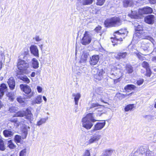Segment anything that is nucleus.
Wrapping results in <instances>:
<instances>
[{
  "label": "nucleus",
  "instance_id": "obj_62",
  "mask_svg": "<svg viewBox=\"0 0 156 156\" xmlns=\"http://www.w3.org/2000/svg\"><path fill=\"white\" fill-rule=\"evenodd\" d=\"M151 60L154 62L156 63V57H153L151 58Z\"/></svg>",
  "mask_w": 156,
  "mask_h": 156
},
{
  "label": "nucleus",
  "instance_id": "obj_57",
  "mask_svg": "<svg viewBox=\"0 0 156 156\" xmlns=\"http://www.w3.org/2000/svg\"><path fill=\"white\" fill-rule=\"evenodd\" d=\"M34 39L35 40L37 41H39L41 40V39L38 36H36L34 38Z\"/></svg>",
  "mask_w": 156,
  "mask_h": 156
},
{
  "label": "nucleus",
  "instance_id": "obj_9",
  "mask_svg": "<svg viewBox=\"0 0 156 156\" xmlns=\"http://www.w3.org/2000/svg\"><path fill=\"white\" fill-rule=\"evenodd\" d=\"M101 138V136L99 135H94L90 137L87 143L88 144H90L97 142Z\"/></svg>",
  "mask_w": 156,
  "mask_h": 156
},
{
  "label": "nucleus",
  "instance_id": "obj_11",
  "mask_svg": "<svg viewBox=\"0 0 156 156\" xmlns=\"http://www.w3.org/2000/svg\"><path fill=\"white\" fill-rule=\"evenodd\" d=\"M31 54L37 58L39 57V50L37 47L34 45H32L30 48Z\"/></svg>",
  "mask_w": 156,
  "mask_h": 156
},
{
  "label": "nucleus",
  "instance_id": "obj_18",
  "mask_svg": "<svg viewBox=\"0 0 156 156\" xmlns=\"http://www.w3.org/2000/svg\"><path fill=\"white\" fill-rule=\"evenodd\" d=\"M96 70L97 71V73L95 75L94 77L98 80H100L101 79L102 75L105 72L102 69H96Z\"/></svg>",
  "mask_w": 156,
  "mask_h": 156
},
{
  "label": "nucleus",
  "instance_id": "obj_56",
  "mask_svg": "<svg viewBox=\"0 0 156 156\" xmlns=\"http://www.w3.org/2000/svg\"><path fill=\"white\" fill-rule=\"evenodd\" d=\"M146 38L147 39L149 40L154 44V41L153 38L150 36L146 37Z\"/></svg>",
  "mask_w": 156,
  "mask_h": 156
},
{
  "label": "nucleus",
  "instance_id": "obj_5",
  "mask_svg": "<svg viewBox=\"0 0 156 156\" xmlns=\"http://www.w3.org/2000/svg\"><path fill=\"white\" fill-rule=\"evenodd\" d=\"M25 59H21L19 58L17 67L20 71H22L23 73H27V70L29 67V65L28 63L24 60Z\"/></svg>",
  "mask_w": 156,
  "mask_h": 156
},
{
  "label": "nucleus",
  "instance_id": "obj_32",
  "mask_svg": "<svg viewBox=\"0 0 156 156\" xmlns=\"http://www.w3.org/2000/svg\"><path fill=\"white\" fill-rule=\"evenodd\" d=\"M7 144L8 147L11 149H14L16 147V146L12 142L11 140L8 141Z\"/></svg>",
  "mask_w": 156,
  "mask_h": 156
},
{
  "label": "nucleus",
  "instance_id": "obj_2",
  "mask_svg": "<svg viewBox=\"0 0 156 156\" xmlns=\"http://www.w3.org/2000/svg\"><path fill=\"white\" fill-rule=\"evenodd\" d=\"M128 33L125 29H122L115 32L114 34V37L112 38L111 40L112 43H115L113 45L120 44L121 41H122V38H124L125 35H127Z\"/></svg>",
  "mask_w": 156,
  "mask_h": 156
},
{
  "label": "nucleus",
  "instance_id": "obj_12",
  "mask_svg": "<svg viewBox=\"0 0 156 156\" xmlns=\"http://www.w3.org/2000/svg\"><path fill=\"white\" fill-rule=\"evenodd\" d=\"M105 122H102L97 123L94 126V128L91 130V132L93 133L95 131L101 129L105 126Z\"/></svg>",
  "mask_w": 156,
  "mask_h": 156
},
{
  "label": "nucleus",
  "instance_id": "obj_30",
  "mask_svg": "<svg viewBox=\"0 0 156 156\" xmlns=\"http://www.w3.org/2000/svg\"><path fill=\"white\" fill-rule=\"evenodd\" d=\"M117 70H119L120 71V70L119 69H118L117 68H115V67H114V68L112 69L111 72L110 73V74L112 76V78L115 79L116 78V77L115 76V75H116L117 74H116L115 73H117Z\"/></svg>",
  "mask_w": 156,
  "mask_h": 156
},
{
  "label": "nucleus",
  "instance_id": "obj_3",
  "mask_svg": "<svg viewBox=\"0 0 156 156\" xmlns=\"http://www.w3.org/2000/svg\"><path fill=\"white\" fill-rule=\"evenodd\" d=\"M104 24L107 27H116L120 25L122 22L119 18L116 17L107 20Z\"/></svg>",
  "mask_w": 156,
  "mask_h": 156
},
{
  "label": "nucleus",
  "instance_id": "obj_25",
  "mask_svg": "<svg viewBox=\"0 0 156 156\" xmlns=\"http://www.w3.org/2000/svg\"><path fill=\"white\" fill-rule=\"evenodd\" d=\"M117 73H115L116 74H117L116 75H115L116 78L114 79V83H116L120 81L119 79L121 77V74L120 71L119 70H117Z\"/></svg>",
  "mask_w": 156,
  "mask_h": 156
},
{
  "label": "nucleus",
  "instance_id": "obj_1",
  "mask_svg": "<svg viewBox=\"0 0 156 156\" xmlns=\"http://www.w3.org/2000/svg\"><path fill=\"white\" fill-rule=\"evenodd\" d=\"M93 115L92 113H89L82 119L83 126L87 129H90L93 125V123L98 120Z\"/></svg>",
  "mask_w": 156,
  "mask_h": 156
},
{
  "label": "nucleus",
  "instance_id": "obj_48",
  "mask_svg": "<svg viewBox=\"0 0 156 156\" xmlns=\"http://www.w3.org/2000/svg\"><path fill=\"white\" fill-rule=\"evenodd\" d=\"M5 51H0V58L2 59H5Z\"/></svg>",
  "mask_w": 156,
  "mask_h": 156
},
{
  "label": "nucleus",
  "instance_id": "obj_17",
  "mask_svg": "<svg viewBox=\"0 0 156 156\" xmlns=\"http://www.w3.org/2000/svg\"><path fill=\"white\" fill-rule=\"evenodd\" d=\"M98 94L99 95L98 99H97L98 101H101V102H103L105 103H106L107 102L104 101L103 99H106L108 96V94L105 92H99Z\"/></svg>",
  "mask_w": 156,
  "mask_h": 156
},
{
  "label": "nucleus",
  "instance_id": "obj_24",
  "mask_svg": "<svg viewBox=\"0 0 156 156\" xmlns=\"http://www.w3.org/2000/svg\"><path fill=\"white\" fill-rule=\"evenodd\" d=\"M73 96L74 97V99L76 105H78L79 100L81 97V95L80 93L73 94Z\"/></svg>",
  "mask_w": 156,
  "mask_h": 156
},
{
  "label": "nucleus",
  "instance_id": "obj_51",
  "mask_svg": "<svg viewBox=\"0 0 156 156\" xmlns=\"http://www.w3.org/2000/svg\"><path fill=\"white\" fill-rule=\"evenodd\" d=\"M146 75L147 76H150L151 73V71L149 68L146 69Z\"/></svg>",
  "mask_w": 156,
  "mask_h": 156
},
{
  "label": "nucleus",
  "instance_id": "obj_16",
  "mask_svg": "<svg viewBox=\"0 0 156 156\" xmlns=\"http://www.w3.org/2000/svg\"><path fill=\"white\" fill-rule=\"evenodd\" d=\"M3 133L4 136L7 137H12L14 134L13 131L10 129L5 130Z\"/></svg>",
  "mask_w": 156,
  "mask_h": 156
},
{
  "label": "nucleus",
  "instance_id": "obj_58",
  "mask_svg": "<svg viewBox=\"0 0 156 156\" xmlns=\"http://www.w3.org/2000/svg\"><path fill=\"white\" fill-rule=\"evenodd\" d=\"M37 89L38 93H41L42 90V88L39 86H37Z\"/></svg>",
  "mask_w": 156,
  "mask_h": 156
},
{
  "label": "nucleus",
  "instance_id": "obj_63",
  "mask_svg": "<svg viewBox=\"0 0 156 156\" xmlns=\"http://www.w3.org/2000/svg\"><path fill=\"white\" fill-rule=\"evenodd\" d=\"M4 93L0 91V99H1L4 94Z\"/></svg>",
  "mask_w": 156,
  "mask_h": 156
},
{
  "label": "nucleus",
  "instance_id": "obj_43",
  "mask_svg": "<svg viewBox=\"0 0 156 156\" xmlns=\"http://www.w3.org/2000/svg\"><path fill=\"white\" fill-rule=\"evenodd\" d=\"M27 154V150L24 149L22 150L20 153V156H26Z\"/></svg>",
  "mask_w": 156,
  "mask_h": 156
},
{
  "label": "nucleus",
  "instance_id": "obj_40",
  "mask_svg": "<svg viewBox=\"0 0 156 156\" xmlns=\"http://www.w3.org/2000/svg\"><path fill=\"white\" fill-rule=\"evenodd\" d=\"M15 142L17 144L18 143H21L22 140L21 136L20 135H16L14 138Z\"/></svg>",
  "mask_w": 156,
  "mask_h": 156
},
{
  "label": "nucleus",
  "instance_id": "obj_34",
  "mask_svg": "<svg viewBox=\"0 0 156 156\" xmlns=\"http://www.w3.org/2000/svg\"><path fill=\"white\" fill-rule=\"evenodd\" d=\"M7 96L9 98V100L12 101H13L15 98V94L12 92L8 93L7 94Z\"/></svg>",
  "mask_w": 156,
  "mask_h": 156
},
{
  "label": "nucleus",
  "instance_id": "obj_13",
  "mask_svg": "<svg viewBox=\"0 0 156 156\" xmlns=\"http://www.w3.org/2000/svg\"><path fill=\"white\" fill-rule=\"evenodd\" d=\"M105 111L101 108H97L95 109L94 111V113H91L93 114V116L95 115L96 119H97V118L98 117H100L102 114L105 113Z\"/></svg>",
  "mask_w": 156,
  "mask_h": 156
},
{
  "label": "nucleus",
  "instance_id": "obj_49",
  "mask_svg": "<svg viewBox=\"0 0 156 156\" xmlns=\"http://www.w3.org/2000/svg\"><path fill=\"white\" fill-rule=\"evenodd\" d=\"M101 106H102V105H100L98 103H92L91 104V108L95 107Z\"/></svg>",
  "mask_w": 156,
  "mask_h": 156
},
{
  "label": "nucleus",
  "instance_id": "obj_50",
  "mask_svg": "<svg viewBox=\"0 0 156 156\" xmlns=\"http://www.w3.org/2000/svg\"><path fill=\"white\" fill-rule=\"evenodd\" d=\"M143 28L142 26L140 25H138L135 27V30L137 31H140L142 30Z\"/></svg>",
  "mask_w": 156,
  "mask_h": 156
},
{
  "label": "nucleus",
  "instance_id": "obj_47",
  "mask_svg": "<svg viewBox=\"0 0 156 156\" xmlns=\"http://www.w3.org/2000/svg\"><path fill=\"white\" fill-rule=\"evenodd\" d=\"M105 0H97V5H102L104 3Z\"/></svg>",
  "mask_w": 156,
  "mask_h": 156
},
{
  "label": "nucleus",
  "instance_id": "obj_64",
  "mask_svg": "<svg viewBox=\"0 0 156 156\" xmlns=\"http://www.w3.org/2000/svg\"><path fill=\"white\" fill-rule=\"evenodd\" d=\"M35 75V73L34 72H33L31 74V76L32 77H34Z\"/></svg>",
  "mask_w": 156,
  "mask_h": 156
},
{
  "label": "nucleus",
  "instance_id": "obj_35",
  "mask_svg": "<svg viewBox=\"0 0 156 156\" xmlns=\"http://www.w3.org/2000/svg\"><path fill=\"white\" fill-rule=\"evenodd\" d=\"M7 90V87L6 85L2 83L0 87V91L4 93V92L6 91Z\"/></svg>",
  "mask_w": 156,
  "mask_h": 156
},
{
  "label": "nucleus",
  "instance_id": "obj_27",
  "mask_svg": "<svg viewBox=\"0 0 156 156\" xmlns=\"http://www.w3.org/2000/svg\"><path fill=\"white\" fill-rule=\"evenodd\" d=\"M48 117L45 118H42L41 119L37 121L36 124V125L38 126L41 125L42 124L45 123L48 120Z\"/></svg>",
  "mask_w": 156,
  "mask_h": 156
},
{
  "label": "nucleus",
  "instance_id": "obj_4",
  "mask_svg": "<svg viewBox=\"0 0 156 156\" xmlns=\"http://www.w3.org/2000/svg\"><path fill=\"white\" fill-rule=\"evenodd\" d=\"M25 116L26 119L31 122L33 119V115L29 108H27L25 111L18 112L14 115L15 117H23Z\"/></svg>",
  "mask_w": 156,
  "mask_h": 156
},
{
  "label": "nucleus",
  "instance_id": "obj_37",
  "mask_svg": "<svg viewBox=\"0 0 156 156\" xmlns=\"http://www.w3.org/2000/svg\"><path fill=\"white\" fill-rule=\"evenodd\" d=\"M16 100L20 104H24L25 103V99L22 98L20 96H18L16 98Z\"/></svg>",
  "mask_w": 156,
  "mask_h": 156
},
{
  "label": "nucleus",
  "instance_id": "obj_29",
  "mask_svg": "<svg viewBox=\"0 0 156 156\" xmlns=\"http://www.w3.org/2000/svg\"><path fill=\"white\" fill-rule=\"evenodd\" d=\"M150 44L147 43L146 44L142 43L141 44V48H142L144 51L147 50L148 51L151 50L150 48Z\"/></svg>",
  "mask_w": 156,
  "mask_h": 156
},
{
  "label": "nucleus",
  "instance_id": "obj_55",
  "mask_svg": "<svg viewBox=\"0 0 156 156\" xmlns=\"http://www.w3.org/2000/svg\"><path fill=\"white\" fill-rule=\"evenodd\" d=\"M144 82V80L143 79H140L138 80L137 82V84L140 86Z\"/></svg>",
  "mask_w": 156,
  "mask_h": 156
},
{
  "label": "nucleus",
  "instance_id": "obj_36",
  "mask_svg": "<svg viewBox=\"0 0 156 156\" xmlns=\"http://www.w3.org/2000/svg\"><path fill=\"white\" fill-rule=\"evenodd\" d=\"M94 0H83L82 3L83 5H88L92 4Z\"/></svg>",
  "mask_w": 156,
  "mask_h": 156
},
{
  "label": "nucleus",
  "instance_id": "obj_41",
  "mask_svg": "<svg viewBox=\"0 0 156 156\" xmlns=\"http://www.w3.org/2000/svg\"><path fill=\"white\" fill-rule=\"evenodd\" d=\"M133 53L136 55L137 57L140 60H143L145 58L140 55L138 51L134 52Z\"/></svg>",
  "mask_w": 156,
  "mask_h": 156
},
{
  "label": "nucleus",
  "instance_id": "obj_23",
  "mask_svg": "<svg viewBox=\"0 0 156 156\" xmlns=\"http://www.w3.org/2000/svg\"><path fill=\"white\" fill-rule=\"evenodd\" d=\"M31 62L32 66L34 68L37 69L39 67L38 62L36 58H33Z\"/></svg>",
  "mask_w": 156,
  "mask_h": 156
},
{
  "label": "nucleus",
  "instance_id": "obj_26",
  "mask_svg": "<svg viewBox=\"0 0 156 156\" xmlns=\"http://www.w3.org/2000/svg\"><path fill=\"white\" fill-rule=\"evenodd\" d=\"M133 4L132 0H124L123 1V6L127 7L131 6Z\"/></svg>",
  "mask_w": 156,
  "mask_h": 156
},
{
  "label": "nucleus",
  "instance_id": "obj_33",
  "mask_svg": "<svg viewBox=\"0 0 156 156\" xmlns=\"http://www.w3.org/2000/svg\"><path fill=\"white\" fill-rule=\"evenodd\" d=\"M126 71L128 73H132L133 71V67L129 65H127L126 66Z\"/></svg>",
  "mask_w": 156,
  "mask_h": 156
},
{
  "label": "nucleus",
  "instance_id": "obj_53",
  "mask_svg": "<svg viewBox=\"0 0 156 156\" xmlns=\"http://www.w3.org/2000/svg\"><path fill=\"white\" fill-rule=\"evenodd\" d=\"M15 117L14 115L12 118L9 119V121L12 122L16 123L17 122V119L16 118H14Z\"/></svg>",
  "mask_w": 156,
  "mask_h": 156
},
{
  "label": "nucleus",
  "instance_id": "obj_22",
  "mask_svg": "<svg viewBox=\"0 0 156 156\" xmlns=\"http://www.w3.org/2000/svg\"><path fill=\"white\" fill-rule=\"evenodd\" d=\"M127 55L126 52H121L115 54V56L117 59H120L125 58Z\"/></svg>",
  "mask_w": 156,
  "mask_h": 156
},
{
  "label": "nucleus",
  "instance_id": "obj_21",
  "mask_svg": "<svg viewBox=\"0 0 156 156\" xmlns=\"http://www.w3.org/2000/svg\"><path fill=\"white\" fill-rule=\"evenodd\" d=\"M7 82L10 89L12 90H13L15 86L14 78L13 77H10Z\"/></svg>",
  "mask_w": 156,
  "mask_h": 156
},
{
  "label": "nucleus",
  "instance_id": "obj_60",
  "mask_svg": "<svg viewBox=\"0 0 156 156\" xmlns=\"http://www.w3.org/2000/svg\"><path fill=\"white\" fill-rule=\"evenodd\" d=\"M145 155L146 156H153V155L151 154V152L149 151L146 152Z\"/></svg>",
  "mask_w": 156,
  "mask_h": 156
},
{
  "label": "nucleus",
  "instance_id": "obj_44",
  "mask_svg": "<svg viewBox=\"0 0 156 156\" xmlns=\"http://www.w3.org/2000/svg\"><path fill=\"white\" fill-rule=\"evenodd\" d=\"M18 108L15 107H11L9 108V111L10 112L13 113L17 111Z\"/></svg>",
  "mask_w": 156,
  "mask_h": 156
},
{
  "label": "nucleus",
  "instance_id": "obj_54",
  "mask_svg": "<svg viewBox=\"0 0 156 156\" xmlns=\"http://www.w3.org/2000/svg\"><path fill=\"white\" fill-rule=\"evenodd\" d=\"M105 151L106 152V154L109 156V155H110L113 152V150H110V149H108L107 150Z\"/></svg>",
  "mask_w": 156,
  "mask_h": 156
},
{
  "label": "nucleus",
  "instance_id": "obj_39",
  "mask_svg": "<svg viewBox=\"0 0 156 156\" xmlns=\"http://www.w3.org/2000/svg\"><path fill=\"white\" fill-rule=\"evenodd\" d=\"M134 108L133 104H129L127 105L125 108V111L126 112H128Z\"/></svg>",
  "mask_w": 156,
  "mask_h": 156
},
{
  "label": "nucleus",
  "instance_id": "obj_14",
  "mask_svg": "<svg viewBox=\"0 0 156 156\" xmlns=\"http://www.w3.org/2000/svg\"><path fill=\"white\" fill-rule=\"evenodd\" d=\"M99 59L98 55H93L90 58V63L91 65H94L98 62Z\"/></svg>",
  "mask_w": 156,
  "mask_h": 156
},
{
  "label": "nucleus",
  "instance_id": "obj_42",
  "mask_svg": "<svg viewBox=\"0 0 156 156\" xmlns=\"http://www.w3.org/2000/svg\"><path fill=\"white\" fill-rule=\"evenodd\" d=\"M5 148L4 145V141L2 140H0V150L2 151H4Z\"/></svg>",
  "mask_w": 156,
  "mask_h": 156
},
{
  "label": "nucleus",
  "instance_id": "obj_20",
  "mask_svg": "<svg viewBox=\"0 0 156 156\" xmlns=\"http://www.w3.org/2000/svg\"><path fill=\"white\" fill-rule=\"evenodd\" d=\"M42 102V96L41 95L37 96L34 100L31 102V104L34 105L36 104H40Z\"/></svg>",
  "mask_w": 156,
  "mask_h": 156
},
{
  "label": "nucleus",
  "instance_id": "obj_46",
  "mask_svg": "<svg viewBox=\"0 0 156 156\" xmlns=\"http://www.w3.org/2000/svg\"><path fill=\"white\" fill-rule=\"evenodd\" d=\"M142 66L145 68L146 69L149 68L148 63L145 61H144L142 64Z\"/></svg>",
  "mask_w": 156,
  "mask_h": 156
},
{
  "label": "nucleus",
  "instance_id": "obj_7",
  "mask_svg": "<svg viewBox=\"0 0 156 156\" xmlns=\"http://www.w3.org/2000/svg\"><path fill=\"white\" fill-rule=\"evenodd\" d=\"M20 87L22 90L27 94H29L27 96L28 98H30L34 95V92H31V89L30 86L26 84H21L20 85Z\"/></svg>",
  "mask_w": 156,
  "mask_h": 156
},
{
  "label": "nucleus",
  "instance_id": "obj_15",
  "mask_svg": "<svg viewBox=\"0 0 156 156\" xmlns=\"http://www.w3.org/2000/svg\"><path fill=\"white\" fill-rule=\"evenodd\" d=\"M21 73V72H19V73L17 72V77L21 80H22L26 83H29L30 82V80L26 76L23 75H20Z\"/></svg>",
  "mask_w": 156,
  "mask_h": 156
},
{
  "label": "nucleus",
  "instance_id": "obj_31",
  "mask_svg": "<svg viewBox=\"0 0 156 156\" xmlns=\"http://www.w3.org/2000/svg\"><path fill=\"white\" fill-rule=\"evenodd\" d=\"M128 16L132 18L136 19L139 17L137 12L135 11H131V13L129 14Z\"/></svg>",
  "mask_w": 156,
  "mask_h": 156
},
{
  "label": "nucleus",
  "instance_id": "obj_52",
  "mask_svg": "<svg viewBox=\"0 0 156 156\" xmlns=\"http://www.w3.org/2000/svg\"><path fill=\"white\" fill-rule=\"evenodd\" d=\"M83 156H90L89 151L87 150H85Z\"/></svg>",
  "mask_w": 156,
  "mask_h": 156
},
{
  "label": "nucleus",
  "instance_id": "obj_10",
  "mask_svg": "<svg viewBox=\"0 0 156 156\" xmlns=\"http://www.w3.org/2000/svg\"><path fill=\"white\" fill-rule=\"evenodd\" d=\"M152 11L153 10L151 8L147 7L139 9L138 13L140 15H142L144 14L151 13L152 12Z\"/></svg>",
  "mask_w": 156,
  "mask_h": 156
},
{
  "label": "nucleus",
  "instance_id": "obj_59",
  "mask_svg": "<svg viewBox=\"0 0 156 156\" xmlns=\"http://www.w3.org/2000/svg\"><path fill=\"white\" fill-rule=\"evenodd\" d=\"M101 26H98V27H96L94 30L96 32H98L101 30Z\"/></svg>",
  "mask_w": 156,
  "mask_h": 156
},
{
  "label": "nucleus",
  "instance_id": "obj_28",
  "mask_svg": "<svg viewBox=\"0 0 156 156\" xmlns=\"http://www.w3.org/2000/svg\"><path fill=\"white\" fill-rule=\"evenodd\" d=\"M89 54L86 52H84L83 54L82 57V58L80 60V62H85L87 60V58L88 57Z\"/></svg>",
  "mask_w": 156,
  "mask_h": 156
},
{
  "label": "nucleus",
  "instance_id": "obj_19",
  "mask_svg": "<svg viewBox=\"0 0 156 156\" xmlns=\"http://www.w3.org/2000/svg\"><path fill=\"white\" fill-rule=\"evenodd\" d=\"M154 16L152 15H148L145 18V21L149 24H153L154 23Z\"/></svg>",
  "mask_w": 156,
  "mask_h": 156
},
{
  "label": "nucleus",
  "instance_id": "obj_45",
  "mask_svg": "<svg viewBox=\"0 0 156 156\" xmlns=\"http://www.w3.org/2000/svg\"><path fill=\"white\" fill-rule=\"evenodd\" d=\"M141 35L139 33L137 32L134 35L133 37L134 39L138 40L140 38Z\"/></svg>",
  "mask_w": 156,
  "mask_h": 156
},
{
  "label": "nucleus",
  "instance_id": "obj_61",
  "mask_svg": "<svg viewBox=\"0 0 156 156\" xmlns=\"http://www.w3.org/2000/svg\"><path fill=\"white\" fill-rule=\"evenodd\" d=\"M150 3L154 4L156 3V0H148Z\"/></svg>",
  "mask_w": 156,
  "mask_h": 156
},
{
  "label": "nucleus",
  "instance_id": "obj_8",
  "mask_svg": "<svg viewBox=\"0 0 156 156\" xmlns=\"http://www.w3.org/2000/svg\"><path fill=\"white\" fill-rule=\"evenodd\" d=\"M29 51L28 47H25L23 51L20 54L19 56V58L21 59H27L28 57L29 56Z\"/></svg>",
  "mask_w": 156,
  "mask_h": 156
},
{
  "label": "nucleus",
  "instance_id": "obj_6",
  "mask_svg": "<svg viewBox=\"0 0 156 156\" xmlns=\"http://www.w3.org/2000/svg\"><path fill=\"white\" fill-rule=\"evenodd\" d=\"M91 40L92 37L90 32L86 31L81 39V42L82 44L86 45L89 44Z\"/></svg>",
  "mask_w": 156,
  "mask_h": 156
},
{
  "label": "nucleus",
  "instance_id": "obj_38",
  "mask_svg": "<svg viewBox=\"0 0 156 156\" xmlns=\"http://www.w3.org/2000/svg\"><path fill=\"white\" fill-rule=\"evenodd\" d=\"M136 88V86L133 85H128L124 87V89L127 90H133Z\"/></svg>",
  "mask_w": 156,
  "mask_h": 156
}]
</instances>
